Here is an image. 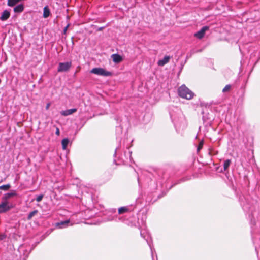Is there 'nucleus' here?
Here are the masks:
<instances>
[{"instance_id": "obj_6", "label": "nucleus", "mask_w": 260, "mask_h": 260, "mask_svg": "<svg viewBox=\"0 0 260 260\" xmlns=\"http://www.w3.org/2000/svg\"><path fill=\"white\" fill-rule=\"evenodd\" d=\"M209 27L207 26L203 27L201 28V29H200L199 31H198V32H197L196 33L194 34V36L198 39H202L205 35V32L207 30H208L209 29Z\"/></svg>"}, {"instance_id": "obj_11", "label": "nucleus", "mask_w": 260, "mask_h": 260, "mask_svg": "<svg viewBox=\"0 0 260 260\" xmlns=\"http://www.w3.org/2000/svg\"><path fill=\"white\" fill-rule=\"evenodd\" d=\"M69 222H70L69 220H65V221L57 223L56 224V226L57 227H58V228L61 229V228L68 226Z\"/></svg>"}, {"instance_id": "obj_24", "label": "nucleus", "mask_w": 260, "mask_h": 260, "mask_svg": "<svg viewBox=\"0 0 260 260\" xmlns=\"http://www.w3.org/2000/svg\"><path fill=\"white\" fill-rule=\"evenodd\" d=\"M6 238V235L4 234L0 235V240H3Z\"/></svg>"}, {"instance_id": "obj_25", "label": "nucleus", "mask_w": 260, "mask_h": 260, "mask_svg": "<svg viewBox=\"0 0 260 260\" xmlns=\"http://www.w3.org/2000/svg\"><path fill=\"white\" fill-rule=\"evenodd\" d=\"M50 106V103H47L46 106V109L48 110L49 109Z\"/></svg>"}, {"instance_id": "obj_2", "label": "nucleus", "mask_w": 260, "mask_h": 260, "mask_svg": "<svg viewBox=\"0 0 260 260\" xmlns=\"http://www.w3.org/2000/svg\"><path fill=\"white\" fill-rule=\"evenodd\" d=\"M178 92L181 98L186 100H191L194 96V93L185 85H182L178 88Z\"/></svg>"}, {"instance_id": "obj_15", "label": "nucleus", "mask_w": 260, "mask_h": 260, "mask_svg": "<svg viewBox=\"0 0 260 260\" xmlns=\"http://www.w3.org/2000/svg\"><path fill=\"white\" fill-rule=\"evenodd\" d=\"M69 140L68 138H64L61 141L62 147L63 150H66L68 144H69Z\"/></svg>"}, {"instance_id": "obj_14", "label": "nucleus", "mask_w": 260, "mask_h": 260, "mask_svg": "<svg viewBox=\"0 0 260 260\" xmlns=\"http://www.w3.org/2000/svg\"><path fill=\"white\" fill-rule=\"evenodd\" d=\"M50 12L47 6H46L43 9V17L45 18L49 17Z\"/></svg>"}, {"instance_id": "obj_13", "label": "nucleus", "mask_w": 260, "mask_h": 260, "mask_svg": "<svg viewBox=\"0 0 260 260\" xmlns=\"http://www.w3.org/2000/svg\"><path fill=\"white\" fill-rule=\"evenodd\" d=\"M129 211V209L127 206L121 207L118 209V213L121 214L126 212H128Z\"/></svg>"}, {"instance_id": "obj_4", "label": "nucleus", "mask_w": 260, "mask_h": 260, "mask_svg": "<svg viewBox=\"0 0 260 260\" xmlns=\"http://www.w3.org/2000/svg\"><path fill=\"white\" fill-rule=\"evenodd\" d=\"M140 234H141V236L146 240L148 245L149 246L151 251V255H152V260H154V257H153V249H152V248L151 245V237H150L149 233L147 232V231H146L145 230H143V231L142 230V231H141ZM156 260H157V257H156Z\"/></svg>"}, {"instance_id": "obj_3", "label": "nucleus", "mask_w": 260, "mask_h": 260, "mask_svg": "<svg viewBox=\"0 0 260 260\" xmlns=\"http://www.w3.org/2000/svg\"><path fill=\"white\" fill-rule=\"evenodd\" d=\"M90 73L95 75L103 76L105 77L110 76L112 75L111 72L107 71L101 68H93L90 71Z\"/></svg>"}, {"instance_id": "obj_9", "label": "nucleus", "mask_w": 260, "mask_h": 260, "mask_svg": "<svg viewBox=\"0 0 260 260\" xmlns=\"http://www.w3.org/2000/svg\"><path fill=\"white\" fill-rule=\"evenodd\" d=\"M10 16V12L7 10H5L2 12L0 19L2 21H5L9 18Z\"/></svg>"}, {"instance_id": "obj_8", "label": "nucleus", "mask_w": 260, "mask_h": 260, "mask_svg": "<svg viewBox=\"0 0 260 260\" xmlns=\"http://www.w3.org/2000/svg\"><path fill=\"white\" fill-rule=\"evenodd\" d=\"M170 59V57L169 56H165L162 59H160L157 62V64L159 66H164L166 63H167Z\"/></svg>"}, {"instance_id": "obj_21", "label": "nucleus", "mask_w": 260, "mask_h": 260, "mask_svg": "<svg viewBox=\"0 0 260 260\" xmlns=\"http://www.w3.org/2000/svg\"><path fill=\"white\" fill-rule=\"evenodd\" d=\"M43 198V194H40V195L38 196L36 198V201L38 202H40L42 200Z\"/></svg>"}, {"instance_id": "obj_1", "label": "nucleus", "mask_w": 260, "mask_h": 260, "mask_svg": "<svg viewBox=\"0 0 260 260\" xmlns=\"http://www.w3.org/2000/svg\"><path fill=\"white\" fill-rule=\"evenodd\" d=\"M17 196V193L16 190H12L10 192L4 194L0 204V213L7 212L14 207L13 205L9 202V199Z\"/></svg>"}, {"instance_id": "obj_22", "label": "nucleus", "mask_w": 260, "mask_h": 260, "mask_svg": "<svg viewBox=\"0 0 260 260\" xmlns=\"http://www.w3.org/2000/svg\"><path fill=\"white\" fill-rule=\"evenodd\" d=\"M69 25L70 24H68L63 29V34H66L67 31V29L68 28V27H69Z\"/></svg>"}, {"instance_id": "obj_23", "label": "nucleus", "mask_w": 260, "mask_h": 260, "mask_svg": "<svg viewBox=\"0 0 260 260\" xmlns=\"http://www.w3.org/2000/svg\"><path fill=\"white\" fill-rule=\"evenodd\" d=\"M55 134H56L57 136H59V134H60L59 129L58 127H56V128Z\"/></svg>"}, {"instance_id": "obj_19", "label": "nucleus", "mask_w": 260, "mask_h": 260, "mask_svg": "<svg viewBox=\"0 0 260 260\" xmlns=\"http://www.w3.org/2000/svg\"><path fill=\"white\" fill-rule=\"evenodd\" d=\"M203 144H204L203 140H202L201 141H200V142L199 143V146L197 148L198 151H199L200 150V149H201L202 148Z\"/></svg>"}, {"instance_id": "obj_17", "label": "nucleus", "mask_w": 260, "mask_h": 260, "mask_svg": "<svg viewBox=\"0 0 260 260\" xmlns=\"http://www.w3.org/2000/svg\"><path fill=\"white\" fill-rule=\"evenodd\" d=\"M11 186L9 184L0 186V190H8Z\"/></svg>"}, {"instance_id": "obj_18", "label": "nucleus", "mask_w": 260, "mask_h": 260, "mask_svg": "<svg viewBox=\"0 0 260 260\" xmlns=\"http://www.w3.org/2000/svg\"><path fill=\"white\" fill-rule=\"evenodd\" d=\"M38 212V211L37 210H35L32 212H31L29 213L28 215V217H27V219L28 220H30L32 217Z\"/></svg>"}, {"instance_id": "obj_16", "label": "nucleus", "mask_w": 260, "mask_h": 260, "mask_svg": "<svg viewBox=\"0 0 260 260\" xmlns=\"http://www.w3.org/2000/svg\"><path fill=\"white\" fill-rule=\"evenodd\" d=\"M231 164V160L230 159H226L224 161L223 164L224 170H226Z\"/></svg>"}, {"instance_id": "obj_10", "label": "nucleus", "mask_w": 260, "mask_h": 260, "mask_svg": "<svg viewBox=\"0 0 260 260\" xmlns=\"http://www.w3.org/2000/svg\"><path fill=\"white\" fill-rule=\"evenodd\" d=\"M111 57L115 63H119L122 60V57L118 54H112Z\"/></svg>"}, {"instance_id": "obj_12", "label": "nucleus", "mask_w": 260, "mask_h": 260, "mask_svg": "<svg viewBox=\"0 0 260 260\" xmlns=\"http://www.w3.org/2000/svg\"><path fill=\"white\" fill-rule=\"evenodd\" d=\"M24 10V6L22 4H19L16 6L14 8V11L15 13H20L22 12Z\"/></svg>"}, {"instance_id": "obj_7", "label": "nucleus", "mask_w": 260, "mask_h": 260, "mask_svg": "<svg viewBox=\"0 0 260 260\" xmlns=\"http://www.w3.org/2000/svg\"><path fill=\"white\" fill-rule=\"evenodd\" d=\"M77 109L76 108H73L71 109H68L63 111H61L60 112V114L61 115L64 116H67L70 115L72 114L73 113L76 112Z\"/></svg>"}, {"instance_id": "obj_5", "label": "nucleus", "mask_w": 260, "mask_h": 260, "mask_svg": "<svg viewBox=\"0 0 260 260\" xmlns=\"http://www.w3.org/2000/svg\"><path fill=\"white\" fill-rule=\"evenodd\" d=\"M71 64V62L59 63L57 69V71L58 72L67 71L70 69Z\"/></svg>"}, {"instance_id": "obj_20", "label": "nucleus", "mask_w": 260, "mask_h": 260, "mask_svg": "<svg viewBox=\"0 0 260 260\" xmlns=\"http://www.w3.org/2000/svg\"><path fill=\"white\" fill-rule=\"evenodd\" d=\"M231 86L230 85H226L222 90V92H225L230 90Z\"/></svg>"}]
</instances>
